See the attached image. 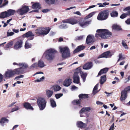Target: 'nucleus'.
<instances>
[{
    "label": "nucleus",
    "mask_w": 130,
    "mask_h": 130,
    "mask_svg": "<svg viewBox=\"0 0 130 130\" xmlns=\"http://www.w3.org/2000/svg\"><path fill=\"white\" fill-rule=\"evenodd\" d=\"M97 34H95V37H100L102 39H106L112 36V33L108 30L105 29H100L97 30Z\"/></svg>",
    "instance_id": "f257e3e1"
},
{
    "label": "nucleus",
    "mask_w": 130,
    "mask_h": 130,
    "mask_svg": "<svg viewBox=\"0 0 130 130\" xmlns=\"http://www.w3.org/2000/svg\"><path fill=\"white\" fill-rule=\"evenodd\" d=\"M57 51L55 49L50 48L46 50L44 53L43 56L49 62H51L55 58V54Z\"/></svg>",
    "instance_id": "f03ea898"
},
{
    "label": "nucleus",
    "mask_w": 130,
    "mask_h": 130,
    "mask_svg": "<svg viewBox=\"0 0 130 130\" xmlns=\"http://www.w3.org/2000/svg\"><path fill=\"white\" fill-rule=\"evenodd\" d=\"M47 102L45 99L43 98L40 97L37 99V104L39 109L43 110L46 106Z\"/></svg>",
    "instance_id": "7ed1b4c3"
},
{
    "label": "nucleus",
    "mask_w": 130,
    "mask_h": 130,
    "mask_svg": "<svg viewBox=\"0 0 130 130\" xmlns=\"http://www.w3.org/2000/svg\"><path fill=\"white\" fill-rule=\"evenodd\" d=\"M59 49L62 55V57L63 58H66L70 56V50L68 47L67 46L64 47H60Z\"/></svg>",
    "instance_id": "20e7f679"
},
{
    "label": "nucleus",
    "mask_w": 130,
    "mask_h": 130,
    "mask_svg": "<svg viewBox=\"0 0 130 130\" xmlns=\"http://www.w3.org/2000/svg\"><path fill=\"white\" fill-rule=\"evenodd\" d=\"M50 29L49 28H40L37 29L36 31V34L38 35L45 36L50 32Z\"/></svg>",
    "instance_id": "39448f33"
},
{
    "label": "nucleus",
    "mask_w": 130,
    "mask_h": 130,
    "mask_svg": "<svg viewBox=\"0 0 130 130\" xmlns=\"http://www.w3.org/2000/svg\"><path fill=\"white\" fill-rule=\"evenodd\" d=\"M109 12L108 10H104L100 12L97 17L99 20H103L106 19L108 15Z\"/></svg>",
    "instance_id": "423d86ee"
},
{
    "label": "nucleus",
    "mask_w": 130,
    "mask_h": 130,
    "mask_svg": "<svg viewBox=\"0 0 130 130\" xmlns=\"http://www.w3.org/2000/svg\"><path fill=\"white\" fill-rule=\"evenodd\" d=\"M80 99L79 100H75L72 102V103L74 105H77L79 107H80V103L81 102V99L83 98H88V94H80L79 95Z\"/></svg>",
    "instance_id": "0eeeda50"
},
{
    "label": "nucleus",
    "mask_w": 130,
    "mask_h": 130,
    "mask_svg": "<svg viewBox=\"0 0 130 130\" xmlns=\"http://www.w3.org/2000/svg\"><path fill=\"white\" fill-rule=\"evenodd\" d=\"M29 10L28 6H23L17 10V12L18 14L21 15H22L27 13Z\"/></svg>",
    "instance_id": "6e6552de"
},
{
    "label": "nucleus",
    "mask_w": 130,
    "mask_h": 130,
    "mask_svg": "<svg viewBox=\"0 0 130 130\" xmlns=\"http://www.w3.org/2000/svg\"><path fill=\"white\" fill-rule=\"evenodd\" d=\"M114 52H110L109 51H108L99 56L98 58L99 59L103 57L106 58L110 57L112 55H114Z\"/></svg>",
    "instance_id": "1a4fd4ad"
},
{
    "label": "nucleus",
    "mask_w": 130,
    "mask_h": 130,
    "mask_svg": "<svg viewBox=\"0 0 130 130\" xmlns=\"http://www.w3.org/2000/svg\"><path fill=\"white\" fill-rule=\"evenodd\" d=\"M78 73L77 71V69L75 70L74 75L73 77V82L77 84H79L80 85L79 77L78 75Z\"/></svg>",
    "instance_id": "9d476101"
},
{
    "label": "nucleus",
    "mask_w": 130,
    "mask_h": 130,
    "mask_svg": "<svg viewBox=\"0 0 130 130\" xmlns=\"http://www.w3.org/2000/svg\"><path fill=\"white\" fill-rule=\"evenodd\" d=\"M95 40V39L93 35H89L87 37L86 43L87 44H88L90 43H93L94 42Z\"/></svg>",
    "instance_id": "9b49d317"
},
{
    "label": "nucleus",
    "mask_w": 130,
    "mask_h": 130,
    "mask_svg": "<svg viewBox=\"0 0 130 130\" xmlns=\"http://www.w3.org/2000/svg\"><path fill=\"white\" fill-rule=\"evenodd\" d=\"M5 76L6 78H9L13 77L14 76V74L12 70H8L6 71L5 73Z\"/></svg>",
    "instance_id": "f8f14e48"
},
{
    "label": "nucleus",
    "mask_w": 130,
    "mask_h": 130,
    "mask_svg": "<svg viewBox=\"0 0 130 130\" xmlns=\"http://www.w3.org/2000/svg\"><path fill=\"white\" fill-rule=\"evenodd\" d=\"M34 35L33 34L32 31H30L23 35L22 36V37H26L28 38L30 37L31 38L30 39H28L27 40H33L34 39Z\"/></svg>",
    "instance_id": "ddd939ff"
},
{
    "label": "nucleus",
    "mask_w": 130,
    "mask_h": 130,
    "mask_svg": "<svg viewBox=\"0 0 130 130\" xmlns=\"http://www.w3.org/2000/svg\"><path fill=\"white\" fill-rule=\"evenodd\" d=\"M77 71L78 73H80L81 77L83 79V82H85L87 76V74L86 73H84L79 68H77Z\"/></svg>",
    "instance_id": "4468645a"
},
{
    "label": "nucleus",
    "mask_w": 130,
    "mask_h": 130,
    "mask_svg": "<svg viewBox=\"0 0 130 130\" xmlns=\"http://www.w3.org/2000/svg\"><path fill=\"white\" fill-rule=\"evenodd\" d=\"M23 42L22 40H19L15 44L14 48L15 49L17 50L22 47Z\"/></svg>",
    "instance_id": "2eb2a0df"
},
{
    "label": "nucleus",
    "mask_w": 130,
    "mask_h": 130,
    "mask_svg": "<svg viewBox=\"0 0 130 130\" xmlns=\"http://www.w3.org/2000/svg\"><path fill=\"white\" fill-rule=\"evenodd\" d=\"M32 7L33 8L37 9L36 10L32 11V12H38V10L40 9L41 7L40 4L38 3L34 4Z\"/></svg>",
    "instance_id": "dca6fc26"
},
{
    "label": "nucleus",
    "mask_w": 130,
    "mask_h": 130,
    "mask_svg": "<svg viewBox=\"0 0 130 130\" xmlns=\"http://www.w3.org/2000/svg\"><path fill=\"white\" fill-rule=\"evenodd\" d=\"M92 63L90 62L85 64L83 66V69L85 70H89L93 66Z\"/></svg>",
    "instance_id": "f3484780"
},
{
    "label": "nucleus",
    "mask_w": 130,
    "mask_h": 130,
    "mask_svg": "<svg viewBox=\"0 0 130 130\" xmlns=\"http://www.w3.org/2000/svg\"><path fill=\"white\" fill-rule=\"evenodd\" d=\"M93 110V108L90 107H84L80 111V113H83L84 112L86 111L89 112L90 111H92Z\"/></svg>",
    "instance_id": "a211bd4d"
},
{
    "label": "nucleus",
    "mask_w": 130,
    "mask_h": 130,
    "mask_svg": "<svg viewBox=\"0 0 130 130\" xmlns=\"http://www.w3.org/2000/svg\"><path fill=\"white\" fill-rule=\"evenodd\" d=\"M72 83V80L70 78L66 79L63 83V85L65 86L68 87L70 86Z\"/></svg>",
    "instance_id": "6ab92c4d"
},
{
    "label": "nucleus",
    "mask_w": 130,
    "mask_h": 130,
    "mask_svg": "<svg viewBox=\"0 0 130 130\" xmlns=\"http://www.w3.org/2000/svg\"><path fill=\"white\" fill-rule=\"evenodd\" d=\"M127 96V92L125 91H122L121 92L120 100L122 101L125 100Z\"/></svg>",
    "instance_id": "aec40b11"
},
{
    "label": "nucleus",
    "mask_w": 130,
    "mask_h": 130,
    "mask_svg": "<svg viewBox=\"0 0 130 130\" xmlns=\"http://www.w3.org/2000/svg\"><path fill=\"white\" fill-rule=\"evenodd\" d=\"M54 91L50 89H46V95L47 98H50L53 95Z\"/></svg>",
    "instance_id": "412c9836"
},
{
    "label": "nucleus",
    "mask_w": 130,
    "mask_h": 130,
    "mask_svg": "<svg viewBox=\"0 0 130 130\" xmlns=\"http://www.w3.org/2000/svg\"><path fill=\"white\" fill-rule=\"evenodd\" d=\"M14 75L15 74H19L22 73L23 71L21 70V68H16L12 70Z\"/></svg>",
    "instance_id": "4be33fe9"
},
{
    "label": "nucleus",
    "mask_w": 130,
    "mask_h": 130,
    "mask_svg": "<svg viewBox=\"0 0 130 130\" xmlns=\"http://www.w3.org/2000/svg\"><path fill=\"white\" fill-rule=\"evenodd\" d=\"M61 89V87L57 85H53L51 87V89H53L55 92L58 91L60 90Z\"/></svg>",
    "instance_id": "5701e85b"
},
{
    "label": "nucleus",
    "mask_w": 130,
    "mask_h": 130,
    "mask_svg": "<svg viewBox=\"0 0 130 130\" xmlns=\"http://www.w3.org/2000/svg\"><path fill=\"white\" fill-rule=\"evenodd\" d=\"M77 125L78 127L80 128H84L86 127V124L82 121H78L77 122Z\"/></svg>",
    "instance_id": "b1692460"
},
{
    "label": "nucleus",
    "mask_w": 130,
    "mask_h": 130,
    "mask_svg": "<svg viewBox=\"0 0 130 130\" xmlns=\"http://www.w3.org/2000/svg\"><path fill=\"white\" fill-rule=\"evenodd\" d=\"M85 48V46L82 45L78 46L73 51L74 53L78 52L80 51L83 50Z\"/></svg>",
    "instance_id": "393cba45"
},
{
    "label": "nucleus",
    "mask_w": 130,
    "mask_h": 130,
    "mask_svg": "<svg viewBox=\"0 0 130 130\" xmlns=\"http://www.w3.org/2000/svg\"><path fill=\"white\" fill-rule=\"evenodd\" d=\"M108 68H105L101 70L99 72L98 76L101 75L102 74L106 73L108 71Z\"/></svg>",
    "instance_id": "a878e982"
},
{
    "label": "nucleus",
    "mask_w": 130,
    "mask_h": 130,
    "mask_svg": "<svg viewBox=\"0 0 130 130\" xmlns=\"http://www.w3.org/2000/svg\"><path fill=\"white\" fill-rule=\"evenodd\" d=\"M38 67L42 68L45 66V64L44 62L41 60H39L38 62Z\"/></svg>",
    "instance_id": "bb28decb"
},
{
    "label": "nucleus",
    "mask_w": 130,
    "mask_h": 130,
    "mask_svg": "<svg viewBox=\"0 0 130 130\" xmlns=\"http://www.w3.org/2000/svg\"><path fill=\"white\" fill-rule=\"evenodd\" d=\"M23 105L25 108L27 109H29L32 110H33V108L31 105L28 103H25Z\"/></svg>",
    "instance_id": "cd10ccee"
},
{
    "label": "nucleus",
    "mask_w": 130,
    "mask_h": 130,
    "mask_svg": "<svg viewBox=\"0 0 130 130\" xmlns=\"http://www.w3.org/2000/svg\"><path fill=\"white\" fill-rule=\"evenodd\" d=\"M91 21H84L83 22H80L79 24L82 27L88 25L90 23Z\"/></svg>",
    "instance_id": "c85d7f7f"
},
{
    "label": "nucleus",
    "mask_w": 130,
    "mask_h": 130,
    "mask_svg": "<svg viewBox=\"0 0 130 130\" xmlns=\"http://www.w3.org/2000/svg\"><path fill=\"white\" fill-rule=\"evenodd\" d=\"M106 76L104 75L101 76L100 81V83L101 85L103 84L106 80Z\"/></svg>",
    "instance_id": "c756f323"
},
{
    "label": "nucleus",
    "mask_w": 130,
    "mask_h": 130,
    "mask_svg": "<svg viewBox=\"0 0 130 130\" xmlns=\"http://www.w3.org/2000/svg\"><path fill=\"white\" fill-rule=\"evenodd\" d=\"M6 11L1 12L0 14V18L2 19H4L8 17Z\"/></svg>",
    "instance_id": "7c9ffc66"
},
{
    "label": "nucleus",
    "mask_w": 130,
    "mask_h": 130,
    "mask_svg": "<svg viewBox=\"0 0 130 130\" xmlns=\"http://www.w3.org/2000/svg\"><path fill=\"white\" fill-rule=\"evenodd\" d=\"M15 12V10L12 9H9L7 11L8 17L13 15Z\"/></svg>",
    "instance_id": "2f4dec72"
},
{
    "label": "nucleus",
    "mask_w": 130,
    "mask_h": 130,
    "mask_svg": "<svg viewBox=\"0 0 130 130\" xmlns=\"http://www.w3.org/2000/svg\"><path fill=\"white\" fill-rule=\"evenodd\" d=\"M50 102L51 103V105L52 107H55L56 106V102L52 98H51L50 99Z\"/></svg>",
    "instance_id": "473e14b6"
},
{
    "label": "nucleus",
    "mask_w": 130,
    "mask_h": 130,
    "mask_svg": "<svg viewBox=\"0 0 130 130\" xmlns=\"http://www.w3.org/2000/svg\"><path fill=\"white\" fill-rule=\"evenodd\" d=\"M98 85L99 84H96V85L94 86L93 90V94H95L99 92V90H97L98 89Z\"/></svg>",
    "instance_id": "72a5a7b5"
},
{
    "label": "nucleus",
    "mask_w": 130,
    "mask_h": 130,
    "mask_svg": "<svg viewBox=\"0 0 130 130\" xmlns=\"http://www.w3.org/2000/svg\"><path fill=\"white\" fill-rule=\"evenodd\" d=\"M77 22V20L74 19H69V23L72 25L76 24Z\"/></svg>",
    "instance_id": "f704fd0d"
},
{
    "label": "nucleus",
    "mask_w": 130,
    "mask_h": 130,
    "mask_svg": "<svg viewBox=\"0 0 130 130\" xmlns=\"http://www.w3.org/2000/svg\"><path fill=\"white\" fill-rule=\"evenodd\" d=\"M13 41H10L8 43L6 46L5 47V49L9 48L13 44Z\"/></svg>",
    "instance_id": "c9c22d12"
},
{
    "label": "nucleus",
    "mask_w": 130,
    "mask_h": 130,
    "mask_svg": "<svg viewBox=\"0 0 130 130\" xmlns=\"http://www.w3.org/2000/svg\"><path fill=\"white\" fill-rule=\"evenodd\" d=\"M118 13L116 11H113L110 13L111 16L112 17H117L118 16Z\"/></svg>",
    "instance_id": "e433bc0d"
},
{
    "label": "nucleus",
    "mask_w": 130,
    "mask_h": 130,
    "mask_svg": "<svg viewBox=\"0 0 130 130\" xmlns=\"http://www.w3.org/2000/svg\"><path fill=\"white\" fill-rule=\"evenodd\" d=\"M45 1L47 4L52 5L55 3L56 0H45Z\"/></svg>",
    "instance_id": "4c0bfd02"
},
{
    "label": "nucleus",
    "mask_w": 130,
    "mask_h": 130,
    "mask_svg": "<svg viewBox=\"0 0 130 130\" xmlns=\"http://www.w3.org/2000/svg\"><path fill=\"white\" fill-rule=\"evenodd\" d=\"M124 11H127V14L130 17V6L127 7L123 9Z\"/></svg>",
    "instance_id": "58836bf2"
},
{
    "label": "nucleus",
    "mask_w": 130,
    "mask_h": 130,
    "mask_svg": "<svg viewBox=\"0 0 130 130\" xmlns=\"http://www.w3.org/2000/svg\"><path fill=\"white\" fill-rule=\"evenodd\" d=\"M8 120L6 119L5 118H3L1 119L0 122L1 125L2 126H3L4 124L6 122H8Z\"/></svg>",
    "instance_id": "ea45409f"
},
{
    "label": "nucleus",
    "mask_w": 130,
    "mask_h": 130,
    "mask_svg": "<svg viewBox=\"0 0 130 130\" xmlns=\"http://www.w3.org/2000/svg\"><path fill=\"white\" fill-rule=\"evenodd\" d=\"M19 67H20V68H21L22 69V67L24 68H26L28 67V66L27 64L25 63H20Z\"/></svg>",
    "instance_id": "a19ab883"
},
{
    "label": "nucleus",
    "mask_w": 130,
    "mask_h": 130,
    "mask_svg": "<svg viewBox=\"0 0 130 130\" xmlns=\"http://www.w3.org/2000/svg\"><path fill=\"white\" fill-rule=\"evenodd\" d=\"M27 40L25 44V48H28L31 47V45L28 42Z\"/></svg>",
    "instance_id": "79ce46f5"
},
{
    "label": "nucleus",
    "mask_w": 130,
    "mask_h": 130,
    "mask_svg": "<svg viewBox=\"0 0 130 130\" xmlns=\"http://www.w3.org/2000/svg\"><path fill=\"white\" fill-rule=\"evenodd\" d=\"M37 63L36 62H35L32 64L29 67L30 69H32L34 68H37L38 67Z\"/></svg>",
    "instance_id": "37998d69"
},
{
    "label": "nucleus",
    "mask_w": 130,
    "mask_h": 130,
    "mask_svg": "<svg viewBox=\"0 0 130 130\" xmlns=\"http://www.w3.org/2000/svg\"><path fill=\"white\" fill-rule=\"evenodd\" d=\"M122 44L123 46L124 47L125 49H128V48L126 43L125 42V41L122 40Z\"/></svg>",
    "instance_id": "c03bdc74"
},
{
    "label": "nucleus",
    "mask_w": 130,
    "mask_h": 130,
    "mask_svg": "<svg viewBox=\"0 0 130 130\" xmlns=\"http://www.w3.org/2000/svg\"><path fill=\"white\" fill-rule=\"evenodd\" d=\"M68 26L67 25L65 24L61 25L59 26V28L61 29L66 28H68Z\"/></svg>",
    "instance_id": "a18cd8bd"
},
{
    "label": "nucleus",
    "mask_w": 130,
    "mask_h": 130,
    "mask_svg": "<svg viewBox=\"0 0 130 130\" xmlns=\"http://www.w3.org/2000/svg\"><path fill=\"white\" fill-rule=\"evenodd\" d=\"M62 93H58L55 95V97L57 99H58L63 96Z\"/></svg>",
    "instance_id": "49530a36"
},
{
    "label": "nucleus",
    "mask_w": 130,
    "mask_h": 130,
    "mask_svg": "<svg viewBox=\"0 0 130 130\" xmlns=\"http://www.w3.org/2000/svg\"><path fill=\"white\" fill-rule=\"evenodd\" d=\"M127 16L128 15L127 12L126 13H123L121 15L120 18L121 19H123L126 18Z\"/></svg>",
    "instance_id": "de8ad7c7"
},
{
    "label": "nucleus",
    "mask_w": 130,
    "mask_h": 130,
    "mask_svg": "<svg viewBox=\"0 0 130 130\" xmlns=\"http://www.w3.org/2000/svg\"><path fill=\"white\" fill-rule=\"evenodd\" d=\"M45 77L44 76H42L41 78H40V79H38L35 80V82H40L42 81L44 79Z\"/></svg>",
    "instance_id": "09e8293b"
},
{
    "label": "nucleus",
    "mask_w": 130,
    "mask_h": 130,
    "mask_svg": "<svg viewBox=\"0 0 130 130\" xmlns=\"http://www.w3.org/2000/svg\"><path fill=\"white\" fill-rule=\"evenodd\" d=\"M14 33L13 32H9L8 31L7 32V37H9L10 36H13Z\"/></svg>",
    "instance_id": "8fccbe9b"
},
{
    "label": "nucleus",
    "mask_w": 130,
    "mask_h": 130,
    "mask_svg": "<svg viewBox=\"0 0 130 130\" xmlns=\"http://www.w3.org/2000/svg\"><path fill=\"white\" fill-rule=\"evenodd\" d=\"M19 109V108L18 107V106H16L15 107L13 108L12 109L11 112H12L13 111H16Z\"/></svg>",
    "instance_id": "3c124183"
},
{
    "label": "nucleus",
    "mask_w": 130,
    "mask_h": 130,
    "mask_svg": "<svg viewBox=\"0 0 130 130\" xmlns=\"http://www.w3.org/2000/svg\"><path fill=\"white\" fill-rule=\"evenodd\" d=\"M84 37V36H79L77 37H76V39L78 40H82Z\"/></svg>",
    "instance_id": "603ef678"
},
{
    "label": "nucleus",
    "mask_w": 130,
    "mask_h": 130,
    "mask_svg": "<svg viewBox=\"0 0 130 130\" xmlns=\"http://www.w3.org/2000/svg\"><path fill=\"white\" fill-rule=\"evenodd\" d=\"M24 76L23 75H21L17 76L16 77L14 78V79H18L19 78H23L24 77Z\"/></svg>",
    "instance_id": "864d4df0"
},
{
    "label": "nucleus",
    "mask_w": 130,
    "mask_h": 130,
    "mask_svg": "<svg viewBox=\"0 0 130 130\" xmlns=\"http://www.w3.org/2000/svg\"><path fill=\"white\" fill-rule=\"evenodd\" d=\"M123 90L125 91H126L127 92V91H130V86L127 87Z\"/></svg>",
    "instance_id": "5fc2aeb1"
},
{
    "label": "nucleus",
    "mask_w": 130,
    "mask_h": 130,
    "mask_svg": "<svg viewBox=\"0 0 130 130\" xmlns=\"http://www.w3.org/2000/svg\"><path fill=\"white\" fill-rule=\"evenodd\" d=\"M125 22L127 25H130V18L128 19L125 21Z\"/></svg>",
    "instance_id": "6e6d98bb"
},
{
    "label": "nucleus",
    "mask_w": 130,
    "mask_h": 130,
    "mask_svg": "<svg viewBox=\"0 0 130 130\" xmlns=\"http://www.w3.org/2000/svg\"><path fill=\"white\" fill-rule=\"evenodd\" d=\"M50 11V10L48 9H46L42 10V12L43 13H46Z\"/></svg>",
    "instance_id": "4d7b16f0"
},
{
    "label": "nucleus",
    "mask_w": 130,
    "mask_h": 130,
    "mask_svg": "<svg viewBox=\"0 0 130 130\" xmlns=\"http://www.w3.org/2000/svg\"><path fill=\"white\" fill-rule=\"evenodd\" d=\"M114 128V123H113L112 125L110 126L109 130H113Z\"/></svg>",
    "instance_id": "13d9d810"
},
{
    "label": "nucleus",
    "mask_w": 130,
    "mask_h": 130,
    "mask_svg": "<svg viewBox=\"0 0 130 130\" xmlns=\"http://www.w3.org/2000/svg\"><path fill=\"white\" fill-rule=\"evenodd\" d=\"M94 14V12H92L89 14L87 16V18H89L91 17Z\"/></svg>",
    "instance_id": "bf43d9fd"
},
{
    "label": "nucleus",
    "mask_w": 130,
    "mask_h": 130,
    "mask_svg": "<svg viewBox=\"0 0 130 130\" xmlns=\"http://www.w3.org/2000/svg\"><path fill=\"white\" fill-rule=\"evenodd\" d=\"M119 57L121 58V60L124 59L125 58V57H122V55L121 53L119 54Z\"/></svg>",
    "instance_id": "052dcab7"
},
{
    "label": "nucleus",
    "mask_w": 130,
    "mask_h": 130,
    "mask_svg": "<svg viewBox=\"0 0 130 130\" xmlns=\"http://www.w3.org/2000/svg\"><path fill=\"white\" fill-rule=\"evenodd\" d=\"M12 31L16 33H18L19 32V30L18 29H12Z\"/></svg>",
    "instance_id": "680f3d73"
},
{
    "label": "nucleus",
    "mask_w": 130,
    "mask_h": 130,
    "mask_svg": "<svg viewBox=\"0 0 130 130\" xmlns=\"http://www.w3.org/2000/svg\"><path fill=\"white\" fill-rule=\"evenodd\" d=\"M118 26L116 25H113L112 27L113 29H118Z\"/></svg>",
    "instance_id": "e2e57ef3"
},
{
    "label": "nucleus",
    "mask_w": 130,
    "mask_h": 130,
    "mask_svg": "<svg viewBox=\"0 0 130 130\" xmlns=\"http://www.w3.org/2000/svg\"><path fill=\"white\" fill-rule=\"evenodd\" d=\"M3 78V76L0 73V83L2 81Z\"/></svg>",
    "instance_id": "0e129e2a"
},
{
    "label": "nucleus",
    "mask_w": 130,
    "mask_h": 130,
    "mask_svg": "<svg viewBox=\"0 0 130 130\" xmlns=\"http://www.w3.org/2000/svg\"><path fill=\"white\" fill-rule=\"evenodd\" d=\"M77 89L78 88L75 86H73L72 87L71 89L72 90H74Z\"/></svg>",
    "instance_id": "69168bd1"
},
{
    "label": "nucleus",
    "mask_w": 130,
    "mask_h": 130,
    "mask_svg": "<svg viewBox=\"0 0 130 130\" xmlns=\"http://www.w3.org/2000/svg\"><path fill=\"white\" fill-rule=\"evenodd\" d=\"M96 103L98 105H101L103 104V103H102L99 101H97L96 102Z\"/></svg>",
    "instance_id": "338daca9"
},
{
    "label": "nucleus",
    "mask_w": 130,
    "mask_h": 130,
    "mask_svg": "<svg viewBox=\"0 0 130 130\" xmlns=\"http://www.w3.org/2000/svg\"><path fill=\"white\" fill-rule=\"evenodd\" d=\"M97 5H99V7H104V6L103 5V3H98L97 4Z\"/></svg>",
    "instance_id": "774afa93"
}]
</instances>
